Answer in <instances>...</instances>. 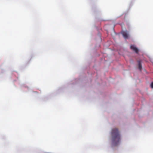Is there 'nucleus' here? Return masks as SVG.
Instances as JSON below:
<instances>
[{"instance_id": "1", "label": "nucleus", "mask_w": 153, "mask_h": 153, "mask_svg": "<svg viewBox=\"0 0 153 153\" xmlns=\"http://www.w3.org/2000/svg\"><path fill=\"white\" fill-rule=\"evenodd\" d=\"M111 135L113 145L114 146L118 145L121 140V136L118 129L116 128L112 129Z\"/></svg>"}, {"instance_id": "3", "label": "nucleus", "mask_w": 153, "mask_h": 153, "mask_svg": "<svg viewBox=\"0 0 153 153\" xmlns=\"http://www.w3.org/2000/svg\"><path fill=\"white\" fill-rule=\"evenodd\" d=\"M130 48L131 49L135 51V52L137 53L138 52V49L134 45H131L130 46Z\"/></svg>"}, {"instance_id": "4", "label": "nucleus", "mask_w": 153, "mask_h": 153, "mask_svg": "<svg viewBox=\"0 0 153 153\" xmlns=\"http://www.w3.org/2000/svg\"><path fill=\"white\" fill-rule=\"evenodd\" d=\"M138 68L140 71H141L142 69V65L141 64V60H138Z\"/></svg>"}, {"instance_id": "2", "label": "nucleus", "mask_w": 153, "mask_h": 153, "mask_svg": "<svg viewBox=\"0 0 153 153\" xmlns=\"http://www.w3.org/2000/svg\"><path fill=\"white\" fill-rule=\"evenodd\" d=\"M122 33L125 39H127L128 38V34L127 31H123L122 32Z\"/></svg>"}, {"instance_id": "5", "label": "nucleus", "mask_w": 153, "mask_h": 153, "mask_svg": "<svg viewBox=\"0 0 153 153\" xmlns=\"http://www.w3.org/2000/svg\"><path fill=\"white\" fill-rule=\"evenodd\" d=\"M151 87L152 88H153V82L151 83Z\"/></svg>"}]
</instances>
